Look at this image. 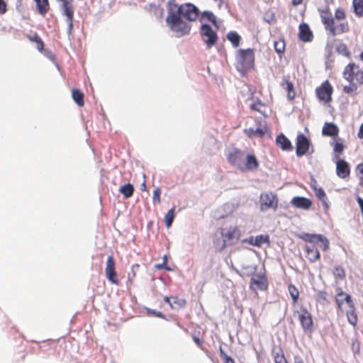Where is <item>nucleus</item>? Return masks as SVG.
<instances>
[{
  "label": "nucleus",
  "instance_id": "63",
  "mask_svg": "<svg viewBox=\"0 0 363 363\" xmlns=\"http://www.w3.org/2000/svg\"><path fill=\"white\" fill-rule=\"evenodd\" d=\"M359 185L363 187V174L359 177Z\"/></svg>",
  "mask_w": 363,
  "mask_h": 363
},
{
  "label": "nucleus",
  "instance_id": "53",
  "mask_svg": "<svg viewBox=\"0 0 363 363\" xmlns=\"http://www.w3.org/2000/svg\"><path fill=\"white\" fill-rule=\"evenodd\" d=\"M7 11V4L4 0H0V15L4 14Z\"/></svg>",
  "mask_w": 363,
  "mask_h": 363
},
{
  "label": "nucleus",
  "instance_id": "25",
  "mask_svg": "<svg viewBox=\"0 0 363 363\" xmlns=\"http://www.w3.org/2000/svg\"><path fill=\"white\" fill-rule=\"evenodd\" d=\"M339 130L334 123H326L322 130V134L327 136H336Z\"/></svg>",
  "mask_w": 363,
  "mask_h": 363
},
{
  "label": "nucleus",
  "instance_id": "42",
  "mask_svg": "<svg viewBox=\"0 0 363 363\" xmlns=\"http://www.w3.org/2000/svg\"><path fill=\"white\" fill-rule=\"evenodd\" d=\"M334 276L340 280H342L345 278V271L342 267H336L333 270Z\"/></svg>",
  "mask_w": 363,
  "mask_h": 363
},
{
  "label": "nucleus",
  "instance_id": "47",
  "mask_svg": "<svg viewBox=\"0 0 363 363\" xmlns=\"http://www.w3.org/2000/svg\"><path fill=\"white\" fill-rule=\"evenodd\" d=\"M327 198L325 194L321 188H319V200L323 203L325 210L327 211L329 209V205L326 201Z\"/></svg>",
  "mask_w": 363,
  "mask_h": 363
},
{
  "label": "nucleus",
  "instance_id": "41",
  "mask_svg": "<svg viewBox=\"0 0 363 363\" xmlns=\"http://www.w3.org/2000/svg\"><path fill=\"white\" fill-rule=\"evenodd\" d=\"M274 47L275 51L281 54L285 50V41L284 39L280 38L274 43Z\"/></svg>",
  "mask_w": 363,
  "mask_h": 363
},
{
  "label": "nucleus",
  "instance_id": "51",
  "mask_svg": "<svg viewBox=\"0 0 363 363\" xmlns=\"http://www.w3.org/2000/svg\"><path fill=\"white\" fill-rule=\"evenodd\" d=\"M274 359L275 363H289L282 352L277 353L274 357Z\"/></svg>",
  "mask_w": 363,
  "mask_h": 363
},
{
  "label": "nucleus",
  "instance_id": "30",
  "mask_svg": "<svg viewBox=\"0 0 363 363\" xmlns=\"http://www.w3.org/2000/svg\"><path fill=\"white\" fill-rule=\"evenodd\" d=\"M120 193L126 199L131 197L134 193V186L133 184L128 183L121 186L119 189Z\"/></svg>",
  "mask_w": 363,
  "mask_h": 363
},
{
  "label": "nucleus",
  "instance_id": "11",
  "mask_svg": "<svg viewBox=\"0 0 363 363\" xmlns=\"http://www.w3.org/2000/svg\"><path fill=\"white\" fill-rule=\"evenodd\" d=\"M105 274L107 279L111 284L116 285L119 284V280L118 279V275L116 271V262L112 255L108 256L107 258Z\"/></svg>",
  "mask_w": 363,
  "mask_h": 363
},
{
  "label": "nucleus",
  "instance_id": "62",
  "mask_svg": "<svg viewBox=\"0 0 363 363\" xmlns=\"http://www.w3.org/2000/svg\"><path fill=\"white\" fill-rule=\"evenodd\" d=\"M294 363H304V362L299 357H295Z\"/></svg>",
  "mask_w": 363,
  "mask_h": 363
},
{
  "label": "nucleus",
  "instance_id": "7",
  "mask_svg": "<svg viewBox=\"0 0 363 363\" xmlns=\"http://www.w3.org/2000/svg\"><path fill=\"white\" fill-rule=\"evenodd\" d=\"M279 199L276 194L273 192H264L259 196V206L262 211H267L270 208L276 210L278 208Z\"/></svg>",
  "mask_w": 363,
  "mask_h": 363
},
{
  "label": "nucleus",
  "instance_id": "2",
  "mask_svg": "<svg viewBox=\"0 0 363 363\" xmlns=\"http://www.w3.org/2000/svg\"><path fill=\"white\" fill-rule=\"evenodd\" d=\"M168 11L183 17L189 21H195L199 14V11L194 4L187 3L179 6L175 0H170L168 2Z\"/></svg>",
  "mask_w": 363,
  "mask_h": 363
},
{
  "label": "nucleus",
  "instance_id": "13",
  "mask_svg": "<svg viewBox=\"0 0 363 363\" xmlns=\"http://www.w3.org/2000/svg\"><path fill=\"white\" fill-rule=\"evenodd\" d=\"M333 88L328 80L325 81L319 86V100L329 103L332 100Z\"/></svg>",
  "mask_w": 363,
  "mask_h": 363
},
{
  "label": "nucleus",
  "instance_id": "15",
  "mask_svg": "<svg viewBox=\"0 0 363 363\" xmlns=\"http://www.w3.org/2000/svg\"><path fill=\"white\" fill-rule=\"evenodd\" d=\"M338 160L336 162V173L341 179H346L350 174V167L349 164L344 160L340 159V155L336 156Z\"/></svg>",
  "mask_w": 363,
  "mask_h": 363
},
{
  "label": "nucleus",
  "instance_id": "39",
  "mask_svg": "<svg viewBox=\"0 0 363 363\" xmlns=\"http://www.w3.org/2000/svg\"><path fill=\"white\" fill-rule=\"evenodd\" d=\"M174 210L175 207L172 208L170 210L168 211V212L166 213L164 217L165 224L167 228H169L174 218Z\"/></svg>",
  "mask_w": 363,
  "mask_h": 363
},
{
  "label": "nucleus",
  "instance_id": "20",
  "mask_svg": "<svg viewBox=\"0 0 363 363\" xmlns=\"http://www.w3.org/2000/svg\"><path fill=\"white\" fill-rule=\"evenodd\" d=\"M298 36L300 40L303 42H309L313 39V33L307 24L301 23L299 26Z\"/></svg>",
  "mask_w": 363,
  "mask_h": 363
},
{
  "label": "nucleus",
  "instance_id": "61",
  "mask_svg": "<svg viewBox=\"0 0 363 363\" xmlns=\"http://www.w3.org/2000/svg\"><path fill=\"white\" fill-rule=\"evenodd\" d=\"M303 0H292L293 6H298L302 3Z\"/></svg>",
  "mask_w": 363,
  "mask_h": 363
},
{
  "label": "nucleus",
  "instance_id": "5",
  "mask_svg": "<svg viewBox=\"0 0 363 363\" xmlns=\"http://www.w3.org/2000/svg\"><path fill=\"white\" fill-rule=\"evenodd\" d=\"M167 24L177 35L180 37L189 34L191 26L182 18L172 12L168 11V16L166 19Z\"/></svg>",
  "mask_w": 363,
  "mask_h": 363
},
{
  "label": "nucleus",
  "instance_id": "58",
  "mask_svg": "<svg viewBox=\"0 0 363 363\" xmlns=\"http://www.w3.org/2000/svg\"><path fill=\"white\" fill-rule=\"evenodd\" d=\"M357 171L360 174H363V163H360L357 166Z\"/></svg>",
  "mask_w": 363,
  "mask_h": 363
},
{
  "label": "nucleus",
  "instance_id": "46",
  "mask_svg": "<svg viewBox=\"0 0 363 363\" xmlns=\"http://www.w3.org/2000/svg\"><path fill=\"white\" fill-rule=\"evenodd\" d=\"M219 350L220 357L223 359L224 363H235V360L232 357L227 355V354L224 352L221 346L220 347Z\"/></svg>",
  "mask_w": 363,
  "mask_h": 363
},
{
  "label": "nucleus",
  "instance_id": "34",
  "mask_svg": "<svg viewBox=\"0 0 363 363\" xmlns=\"http://www.w3.org/2000/svg\"><path fill=\"white\" fill-rule=\"evenodd\" d=\"M343 91L351 96H356L359 94L357 85L354 82L350 83L349 85L345 86L343 87Z\"/></svg>",
  "mask_w": 363,
  "mask_h": 363
},
{
  "label": "nucleus",
  "instance_id": "10",
  "mask_svg": "<svg viewBox=\"0 0 363 363\" xmlns=\"http://www.w3.org/2000/svg\"><path fill=\"white\" fill-rule=\"evenodd\" d=\"M238 61L242 68L247 69L254 65L255 55L252 49L240 50L238 51Z\"/></svg>",
  "mask_w": 363,
  "mask_h": 363
},
{
  "label": "nucleus",
  "instance_id": "24",
  "mask_svg": "<svg viewBox=\"0 0 363 363\" xmlns=\"http://www.w3.org/2000/svg\"><path fill=\"white\" fill-rule=\"evenodd\" d=\"M266 130V127L263 126L258 127L256 129H253L252 128L245 129V133L249 138H263L264 135H265Z\"/></svg>",
  "mask_w": 363,
  "mask_h": 363
},
{
  "label": "nucleus",
  "instance_id": "56",
  "mask_svg": "<svg viewBox=\"0 0 363 363\" xmlns=\"http://www.w3.org/2000/svg\"><path fill=\"white\" fill-rule=\"evenodd\" d=\"M171 300H172V296L171 297H168V296L164 297V302L167 303L170 306L171 308H174V305L172 304Z\"/></svg>",
  "mask_w": 363,
  "mask_h": 363
},
{
  "label": "nucleus",
  "instance_id": "9",
  "mask_svg": "<svg viewBox=\"0 0 363 363\" xmlns=\"http://www.w3.org/2000/svg\"><path fill=\"white\" fill-rule=\"evenodd\" d=\"M293 316L301 324L304 330H311L313 328V320L311 313L304 308H301L294 312Z\"/></svg>",
  "mask_w": 363,
  "mask_h": 363
},
{
  "label": "nucleus",
  "instance_id": "18",
  "mask_svg": "<svg viewBox=\"0 0 363 363\" xmlns=\"http://www.w3.org/2000/svg\"><path fill=\"white\" fill-rule=\"evenodd\" d=\"M259 167V162L254 155H247L245 162H243L241 171L254 170Z\"/></svg>",
  "mask_w": 363,
  "mask_h": 363
},
{
  "label": "nucleus",
  "instance_id": "38",
  "mask_svg": "<svg viewBox=\"0 0 363 363\" xmlns=\"http://www.w3.org/2000/svg\"><path fill=\"white\" fill-rule=\"evenodd\" d=\"M172 303L174 305L173 308H182L186 304V301L184 298H179L178 296H172Z\"/></svg>",
  "mask_w": 363,
  "mask_h": 363
},
{
  "label": "nucleus",
  "instance_id": "26",
  "mask_svg": "<svg viewBox=\"0 0 363 363\" xmlns=\"http://www.w3.org/2000/svg\"><path fill=\"white\" fill-rule=\"evenodd\" d=\"M72 98L79 107L84 105V94L79 89H72Z\"/></svg>",
  "mask_w": 363,
  "mask_h": 363
},
{
  "label": "nucleus",
  "instance_id": "45",
  "mask_svg": "<svg viewBox=\"0 0 363 363\" xmlns=\"http://www.w3.org/2000/svg\"><path fill=\"white\" fill-rule=\"evenodd\" d=\"M302 238L308 243L306 245H315V242L318 240L316 235L304 234Z\"/></svg>",
  "mask_w": 363,
  "mask_h": 363
},
{
  "label": "nucleus",
  "instance_id": "35",
  "mask_svg": "<svg viewBox=\"0 0 363 363\" xmlns=\"http://www.w3.org/2000/svg\"><path fill=\"white\" fill-rule=\"evenodd\" d=\"M288 291L293 300V303H296L299 297V291L298 289L291 284L288 286Z\"/></svg>",
  "mask_w": 363,
  "mask_h": 363
},
{
  "label": "nucleus",
  "instance_id": "44",
  "mask_svg": "<svg viewBox=\"0 0 363 363\" xmlns=\"http://www.w3.org/2000/svg\"><path fill=\"white\" fill-rule=\"evenodd\" d=\"M66 16V21L67 23V33L70 35L73 30L74 13L65 15Z\"/></svg>",
  "mask_w": 363,
  "mask_h": 363
},
{
  "label": "nucleus",
  "instance_id": "23",
  "mask_svg": "<svg viewBox=\"0 0 363 363\" xmlns=\"http://www.w3.org/2000/svg\"><path fill=\"white\" fill-rule=\"evenodd\" d=\"M306 257L310 262H315L318 259V247L315 245H305Z\"/></svg>",
  "mask_w": 363,
  "mask_h": 363
},
{
  "label": "nucleus",
  "instance_id": "28",
  "mask_svg": "<svg viewBox=\"0 0 363 363\" xmlns=\"http://www.w3.org/2000/svg\"><path fill=\"white\" fill-rule=\"evenodd\" d=\"M250 242L255 246L260 247L264 243H269V237L267 235H259L256 237H251Z\"/></svg>",
  "mask_w": 363,
  "mask_h": 363
},
{
  "label": "nucleus",
  "instance_id": "33",
  "mask_svg": "<svg viewBox=\"0 0 363 363\" xmlns=\"http://www.w3.org/2000/svg\"><path fill=\"white\" fill-rule=\"evenodd\" d=\"M62 3L63 14L74 13V7L72 5L73 0H59Z\"/></svg>",
  "mask_w": 363,
  "mask_h": 363
},
{
  "label": "nucleus",
  "instance_id": "16",
  "mask_svg": "<svg viewBox=\"0 0 363 363\" xmlns=\"http://www.w3.org/2000/svg\"><path fill=\"white\" fill-rule=\"evenodd\" d=\"M309 149V141L303 134H299L296 138V155L301 156L307 152Z\"/></svg>",
  "mask_w": 363,
  "mask_h": 363
},
{
  "label": "nucleus",
  "instance_id": "12",
  "mask_svg": "<svg viewBox=\"0 0 363 363\" xmlns=\"http://www.w3.org/2000/svg\"><path fill=\"white\" fill-rule=\"evenodd\" d=\"M227 160L230 164L235 166L241 171L243 164V152L238 149H233L228 153Z\"/></svg>",
  "mask_w": 363,
  "mask_h": 363
},
{
  "label": "nucleus",
  "instance_id": "27",
  "mask_svg": "<svg viewBox=\"0 0 363 363\" xmlns=\"http://www.w3.org/2000/svg\"><path fill=\"white\" fill-rule=\"evenodd\" d=\"M38 13L45 16L50 9L48 0H35Z\"/></svg>",
  "mask_w": 363,
  "mask_h": 363
},
{
  "label": "nucleus",
  "instance_id": "48",
  "mask_svg": "<svg viewBox=\"0 0 363 363\" xmlns=\"http://www.w3.org/2000/svg\"><path fill=\"white\" fill-rule=\"evenodd\" d=\"M319 246L322 248L323 251H326L329 248V241L328 240L319 235Z\"/></svg>",
  "mask_w": 363,
  "mask_h": 363
},
{
  "label": "nucleus",
  "instance_id": "21",
  "mask_svg": "<svg viewBox=\"0 0 363 363\" xmlns=\"http://www.w3.org/2000/svg\"><path fill=\"white\" fill-rule=\"evenodd\" d=\"M277 145L284 151H291L293 149L290 140L283 134L279 135L276 138Z\"/></svg>",
  "mask_w": 363,
  "mask_h": 363
},
{
  "label": "nucleus",
  "instance_id": "64",
  "mask_svg": "<svg viewBox=\"0 0 363 363\" xmlns=\"http://www.w3.org/2000/svg\"><path fill=\"white\" fill-rule=\"evenodd\" d=\"M141 190L142 191H145L146 190V184H145V182H144L142 185H141Z\"/></svg>",
  "mask_w": 363,
  "mask_h": 363
},
{
  "label": "nucleus",
  "instance_id": "29",
  "mask_svg": "<svg viewBox=\"0 0 363 363\" xmlns=\"http://www.w3.org/2000/svg\"><path fill=\"white\" fill-rule=\"evenodd\" d=\"M226 38L232 43L234 48H238L240 45L241 37L235 31H230L228 33Z\"/></svg>",
  "mask_w": 363,
  "mask_h": 363
},
{
  "label": "nucleus",
  "instance_id": "36",
  "mask_svg": "<svg viewBox=\"0 0 363 363\" xmlns=\"http://www.w3.org/2000/svg\"><path fill=\"white\" fill-rule=\"evenodd\" d=\"M336 51L338 54H340L347 58L350 57V52L348 50V48L346 44L345 43H340L336 47Z\"/></svg>",
  "mask_w": 363,
  "mask_h": 363
},
{
  "label": "nucleus",
  "instance_id": "17",
  "mask_svg": "<svg viewBox=\"0 0 363 363\" xmlns=\"http://www.w3.org/2000/svg\"><path fill=\"white\" fill-rule=\"evenodd\" d=\"M252 103L250 105V108L253 111L261 113L263 116L267 117L265 113V108L267 107L266 104L262 102L259 98L252 96L250 98Z\"/></svg>",
  "mask_w": 363,
  "mask_h": 363
},
{
  "label": "nucleus",
  "instance_id": "3",
  "mask_svg": "<svg viewBox=\"0 0 363 363\" xmlns=\"http://www.w3.org/2000/svg\"><path fill=\"white\" fill-rule=\"evenodd\" d=\"M320 17L325 28L328 30L332 35L347 33L350 30V26L347 21L342 22L335 26V18L331 12L328 9L321 11Z\"/></svg>",
  "mask_w": 363,
  "mask_h": 363
},
{
  "label": "nucleus",
  "instance_id": "55",
  "mask_svg": "<svg viewBox=\"0 0 363 363\" xmlns=\"http://www.w3.org/2000/svg\"><path fill=\"white\" fill-rule=\"evenodd\" d=\"M357 201L361 208L362 213L363 215V199L360 196L357 197Z\"/></svg>",
  "mask_w": 363,
  "mask_h": 363
},
{
  "label": "nucleus",
  "instance_id": "22",
  "mask_svg": "<svg viewBox=\"0 0 363 363\" xmlns=\"http://www.w3.org/2000/svg\"><path fill=\"white\" fill-rule=\"evenodd\" d=\"M291 203L294 206L298 208H303V209H308L310 206L312 204V202L310 199L304 197H294Z\"/></svg>",
  "mask_w": 363,
  "mask_h": 363
},
{
  "label": "nucleus",
  "instance_id": "19",
  "mask_svg": "<svg viewBox=\"0 0 363 363\" xmlns=\"http://www.w3.org/2000/svg\"><path fill=\"white\" fill-rule=\"evenodd\" d=\"M281 86L284 89H285L287 91L288 100H294L296 96L294 86L293 83L291 81H289L287 77H284Z\"/></svg>",
  "mask_w": 363,
  "mask_h": 363
},
{
  "label": "nucleus",
  "instance_id": "57",
  "mask_svg": "<svg viewBox=\"0 0 363 363\" xmlns=\"http://www.w3.org/2000/svg\"><path fill=\"white\" fill-rule=\"evenodd\" d=\"M357 345V351L356 353H358L359 352V344L358 341L355 340L352 343V347L354 350V347Z\"/></svg>",
  "mask_w": 363,
  "mask_h": 363
},
{
  "label": "nucleus",
  "instance_id": "31",
  "mask_svg": "<svg viewBox=\"0 0 363 363\" xmlns=\"http://www.w3.org/2000/svg\"><path fill=\"white\" fill-rule=\"evenodd\" d=\"M27 38L30 41L36 43V48L40 51L42 52L44 49V43L40 36L35 33L33 35H28Z\"/></svg>",
  "mask_w": 363,
  "mask_h": 363
},
{
  "label": "nucleus",
  "instance_id": "40",
  "mask_svg": "<svg viewBox=\"0 0 363 363\" xmlns=\"http://www.w3.org/2000/svg\"><path fill=\"white\" fill-rule=\"evenodd\" d=\"M332 145L333 151L336 153L341 154L345 149V145L342 143L340 138L335 139Z\"/></svg>",
  "mask_w": 363,
  "mask_h": 363
},
{
  "label": "nucleus",
  "instance_id": "14",
  "mask_svg": "<svg viewBox=\"0 0 363 363\" xmlns=\"http://www.w3.org/2000/svg\"><path fill=\"white\" fill-rule=\"evenodd\" d=\"M268 287L267 279L264 275L258 274L250 279V288L253 291L267 290Z\"/></svg>",
  "mask_w": 363,
  "mask_h": 363
},
{
  "label": "nucleus",
  "instance_id": "59",
  "mask_svg": "<svg viewBox=\"0 0 363 363\" xmlns=\"http://www.w3.org/2000/svg\"><path fill=\"white\" fill-rule=\"evenodd\" d=\"M357 135L359 138L363 139V123L360 125Z\"/></svg>",
  "mask_w": 363,
  "mask_h": 363
},
{
  "label": "nucleus",
  "instance_id": "52",
  "mask_svg": "<svg viewBox=\"0 0 363 363\" xmlns=\"http://www.w3.org/2000/svg\"><path fill=\"white\" fill-rule=\"evenodd\" d=\"M191 337L197 346L201 348L203 343V339L196 335L195 332L191 333Z\"/></svg>",
  "mask_w": 363,
  "mask_h": 363
},
{
  "label": "nucleus",
  "instance_id": "43",
  "mask_svg": "<svg viewBox=\"0 0 363 363\" xmlns=\"http://www.w3.org/2000/svg\"><path fill=\"white\" fill-rule=\"evenodd\" d=\"M167 260H168V255H164L163 256V261H162V264H156L155 268L157 269H165L167 271H172V269L167 266Z\"/></svg>",
  "mask_w": 363,
  "mask_h": 363
},
{
  "label": "nucleus",
  "instance_id": "60",
  "mask_svg": "<svg viewBox=\"0 0 363 363\" xmlns=\"http://www.w3.org/2000/svg\"><path fill=\"white\" fill-rule=\"evenodd\" d=\"M152 314L156 317L164 318V315L161 312L153 311Z\"/></svg>",
  "mask_w": 363,
  "mask_h": 363
},
{
  "label": "nucleus",
  "instance_id": "32",
  "mask_svg": "<svg viewBox=\"0 0 363 363\" xmlns=\"http://www.w3.org/2000/svg\"><path fill=\"white\" fill-rule=\"evenodd\" d=\"M352 8L357 17H363V0H353Z\"/></svg>",
  "mask_w": 363,
  "mask_h": 363
},
{
  "label": "nucleus",
  "instance_id": "49",
  "mask_svg": "<svg viewBox=\"0 0 363 363\" xmlns=\"http://www.w3.org/2000/svg\"><path fill=\"white\" fill-rule=\"evenodd\" d=\"M335 18L337 21L345 20L346 18L345 10L342 8L337 9L335 12Z\"/></svg>",
  "mask_w": 363,
  "mask_h": 363
},
{
  "label": "nucleus",
  "instance_id": "54",
  "mask_svg": "<svg viewBox=\"0 0 363 363\" xmlns=\"http://www.w3.org/2000/svg\"><path fill=\"white\" fill-rule=\"evenodd\" d=\"M155 12L160 18H162L164 15V9L160 6L155 7Z\"/></svg>",
  "mask_w": 363,
  "mask_h": 363
},
{
  "label": "nucleus",
  "instance_id": "50",
  "mask_svg": "<svg viewBox=\"0 0 363 363\" xmlns=\"http://www.w3.org/2000/svg\"><path fill=\"white\" fill-rule=\"evenodd\" d=\"M160 194H161V189L158 187L155 189V190L153 191V197H152L154 203L160 204L161 203Z\"/></svg>",
  "mask_w": 363,
  "mask_h": 363
},
{
  "label": "nucleus",
  "instance_id": "6",
  "mask_svg": "<svg viewBox=\"0 0 363 363\" xmlns=\"http://www.w3.org/2000/svg\"><path fill=\"white\" fill-rule=\"evenodd\" d=\"M342 76L350 83L356 82L363 84V67H360L354 62L349 63L344 69Z\"/></svg>",
  "mask_w": 363,
  "mask_h": 363
},
{
  "label": "nucleus",
  "instance_id": "1",
  "mask_svg": "<svg viewBox=\"0 0 363 363\" xmlns=\"http://www.w3.org/2000/svg\"><path fill=\"white\" fill-rule=\"evenodd\" d=\"M220 233L222 239L216 238L213 241L215 248L218 252H222L228 246L235 245L240 238V230L237 225L221 228Z\"/></svg>",
  "mask_w": 363,
  "mask_h": 363
},
{
  "label": "nucleus",
  "instance_id": "4",
  "mask_svg": "<svg viewBox=\"0 0 363 363\" xmlns=\"http://www.w3.org/2000/svg\"><path fill=\"white\" fill-rule=\"evenodd\" d=\"M335 301L340 309H342L344 302L347 304L350 308V310L347 312L348 322L353 326H356L358 318L355 313V306L351 296L345 293L342 289L338 288L337 289Z\"/></svg>",
  "mask_w": 363,
  "mask_h": 363
},
{
  "label": "nucleus",
  "instance_id": "37",
  "mask_svg": "<svg viewBox=\"0 0 363 363\" xmlns=\"http://www.w3.org/2000/svg\"><path fill=\"white\" fill-rule=\"evenodd\" d=\"M202 20H207L211 22L215 26L218 27V23L216 20V17L215 15L211 11H204L201 14Z\"/></svg>",
  "mask_w": 363,
  "mask_h": 363
},
{
  "label": "nucleus",
  "instance_id": "8",
  "mask_svg": "<svg viewBox=\"0 0 363 363\" xmlns=\"http://www.w3.org/2000/svg\"><path fill=\"white\" fill-rule=\"evenodd\" d=\"M200 34L207 48H211L218 42V36L216 31L208 24L201 25Z\"/></svg>",
  "mask_w": 363,
  "mask_h": 363
}]
</instances>
